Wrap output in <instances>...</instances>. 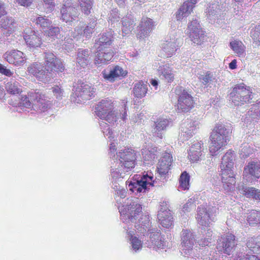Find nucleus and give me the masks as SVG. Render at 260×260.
Listing matches in <instances>:
<instances>
[{
    "label": "nucleus",
    "mask_w": 260,
    "mask_h": 260,
    "mask_svg": "<svg viewBox=\"0 0 260 260\" xmlns=\"http://www.w3.org/2000/svg\"><path fill=\"white\" fill-rule=\"evenodd\" d=\"M120 214V219L123 223L129 224V228L134 226V232L148 237L150 241L146 240L145 244L150 248H164L165 243L159 231L151 228V223L149 215L142 214V205L137 198H127L122 205H117ZM126 225H129L127 224ZM131 228L130 229H131Z\"/></svg>",
    "instance_id": "obj_1"
},
{
    "label": "nucleus",
    "mask_w": 260,
    "mask_h": 260,
    "mask_svg": "<svg viewBox=\"0 0 260 260\" xmlns=\"http://www.w3.org/2000/svg\"><path fill=\"white\" fill-rule=\"evenodd\" d=\"M231 130L222 123H218L214 127L211 133V145L209 151L212 155H216V152L222 147L225 146L230 141Z\"/></svg>",
    "instance_id": "obj_2"
},
{
    "label": "nucleus",
    "mask_w": 260,
    "mask_h": 260,
    "mask_svg": "<svg viewBox=\"0 0 260 260\" xmlns=\"http://www.w3.org/2000/svg\"><path fill=\"white\" fill-rule=\"evenodd\" d=\"M131 179L133 181H127L129 183L128 188L135 194L145 193L150 189V187L154 185V180L151 172L134 174Z\"/></svg>",
    "instance_id": "obj_3"
},
{
    "label": "nucleus",
    "mask_w": 260,
    "mask_h": 260,
    "mask_svg": "<svg viewBox=\"0 0 260 260\" xmlns=\"http://www.w3.org/2000/svg\"><path fill=\"white\" fill-rule=\"evenodd\" d=\"M235 106H241L251 102L254 94L252 88L243 83L236 84L230 94Z\"/></svg>",
    "instance_id": "obj_4"
},
{
    "label": "nucleus",
    "mask_w": 260,
    "mask_h": 260,
    "mask_svg": "<svg viewBox=\"0 0 260 260\" xmlns=\"http://www.w3.org/2000/svg\"><path fill=\"white\" fill-rule=\"evenodd\" d=\"M113 103L111 100H102L95 107V114L101 119L105 120L109 123H114L117 121L118 114L113 110Z\"/></svg>",
    "instance_id": "obj_5"
},
{
    "label": "nucleus",
    "mask_w": 260,
    "mask_h": 260,
    "mask_svg": "<svg viewBox=\"0 0 260 260\" xmlns=\"http://www.w3.org/2000/svg\"><path fill=\"white\" fill-rule=\"evenodd\" d=\"M216 249L217 252H223L228 255L232 254V259L231 260H233L235 258L237 252H242L241 249L238 250L236 237L231 233H228L218 239Z\"/></svg>",
    "instance_id": "obj_6"
},
{
    "label": "nucleus",
    "mask_w": 260,
    "mask_h": 260,
    "mask_svg": "<svg viewBox=\"0 0 260 260\" xmlns=\"http://www.w3.org/2000/svg\"><path fill=\"white\" fill-rule=\"evenodd\" d=\"M114 162L121 166L124 171H131L136 166V155L135 151L131 148H124L116 152Z\"/></svg>",
    "instance_id": "obj_7"
},
{
    "label": "nucleus",
    "mask_w": 260,
    "mask_h": 260,
    "mask_svg": "<svg viewBox=\"0 0 260 260\" xmlns=\"http://www.w3.org/2000/svg\"><path fill=\"white\" fill-rule=\"evenodd\" d=\"M74 88V93L71 96V100L74 103H81L94 96L95 89L88 84L80 82Z\"/></svg>",
    "instance_id": "obj_8"
},
{
    "label": "nucleus",
    "mask_w": 260,
    "mask_h": 260,
    "mask_svg": "<svg viewBox=\"0 0 260 260\" xmlns=\"http://www.w3.org/2000/svg\"><path fill=\"white\" fill-rule=\"evenodd\" d=\"M27 71L44 83L51 82L53 78V73L47 71L46 67L40 62L31 63L27 68Z\"/></svg>",
    "instance_id": "obj_9"
},
{
    "label": "nucleus",
    "mask_w": 260,
    "mask_h": 260,
    "mask_svg": "<svg viewBox=\"0 0 260 260\" xmlns=\"http://www.w3.org/2000/svg\"><path fill=\"white\" fill-rule=\"evenodd\" d=\"M181 253L184 256L193 257V246L195 242L194 235L189 229H183L181 232Z\"/></svg>",
    "instance_id": "obj_10"
},
{
    "label": "nucleus",
    "mask_w": 260,
    "mask_h": 260,
    "mask_svg": "<svg viewBox=\"0 0 260 260\" xmlns=\"http://www.w3.org/2000/svg\"><path fill=\"white\" fill-rule=\"evenodd\" d=\"M59 3L62 5L60 9V19L66 22H72L78 17L79 13L76 7L72 6L71 0H60Z\"/></svg>",
    "instance_id": "obj_11"
},
{
    "label": "nucleus",
    "mask_w": 260,
    "mask_h": 260,
    "mask_svg": "<svg viewBox=\"0 0 260 260\" xmlns=\"http://www.w3.org/2000/svg\"><path fill=\"white\" fill-rule=\"evenodd\" d=\"M179 39L177 38L176 32L171 31L165 38L161 44V48L167 57H171L175 54L179 47Z\"/></svg>",
    "instance_id": "obj_12"
},
{
    "label": "nucleus",
    "mask_w": 260,
    "mask_h": 260,
    "mask_svg": "<svg viewBox=\"0 0 260 260\" xmlns=\"http://www.w3.org/2000/svg\"><path fill=\"white\" fill-rule=\"evenodd\" d=\"M129 225H125L123 228L126 231L127 238L131 242L132 249L137 252L142 249L143 244L147 247L145 242H146V240L150 241V240L148 237L144 238V236L138 234H137V236L135 235L134 231L130 230L131 228H129Z\"/></svg>",
    "instance_id": "obj_13"
},
{
    "label": "nucleus",
    "mask_w": 260,
    "mask_h": 260,
    "mask_svg": "<svg viewBox=\"0 0 260 260\" xmlns=\"http://www.w3.org/2000/svg\"><path fill=\"white\" fill-rule=\"evenodd\" d=\"M29 95L31 101H34L35 104H32L34 109L39 113L47 111L49 109L48 101L45 98V95L39 90H32Z\"/></svg>",
    "instance_id": "obj_14"
},
{
    "label": "nucleus",
    "mask_w": 260,
    "mask_h": 260,
    "mask_svg": "<svg viewBox=\"0 0 260 260\" xmlns=\"http://www.w3.org/2000/svg\"><path fill=\"white\" fill-rule=\"evenodd\" d=\"M243 176L247 182H251L258 179L260 177V161L249 162L244 167Z\"/></svg>",
    "instance_id": "obj_15"
},
{
    "label": "nucleus",
    "mask_w": 260,
    "mask_h": 260,
    "mask_svg": "<svg viewBox=\"0 0 260 260\" xmlns=\"http://www.w3.org/2000/svg\"><path fill=\"white\" fill-rule=\"evenodd\" d=\"M199 122L198 121L187 119L181 125V133L179 135L180 140L182 142L187 140L193 136L196 129L199 127Z\"/></svg>",
    "instance_id": "obj_16"
},
{
    "label": "nucleus",
    "mask_w": 260,
    "mask_h": 260,
    "mask_svg": "<svg viewBox=\"0 0 260 260\" xmlns=\"http://www.w3.org/2000/svg\"><path fill=\"white\" fill-rule=\"evenodd\" d=\"M192 97L184 90L178 97L177 105L178 113H185L189 111L193 107Z\"/></svg>",
    "instance_id": "obj_17"
},
{
    "label": "nucleus",
    "mask_w": 260,
    "mask_h": 260,
    "mask_svg": "<svg viewBox=\"0 0 260 260\" xmlns=\"http://www.w3.org/2000/svg\"><path fill=\"white\" fill-rule=\"evenodd\" d=\"M225 7L219 4V3H213L210 4L207 8L206 13V16L210 22L218 23V20L221 17Z\"/></svg>",
    "instance_id": "obj_18"
},
{
    "label": "nucleus",
    "mask_w": 260,
    "mask_h": 260,
    "mask_svg": "<svg viewBox=\"0 0 260 260\" xmlns=\"http://www.w3.org/2000/svg\"><path fill=\"white\" fill-rule=\"evenodd\" d=\"M210 208H207L204 205H201L197 209L196 219L200 225L208 227L211 221H214L213 215L210 213Z\"/></svg>",
    "instance_id": "obj_19"
},
{
    "label": "nucleus",
    "mask_w": 260,
    "mask_h": 260,
    "mask_svg": "<svg viewBox=\"0 0 260 260\" xmlns=\"http://www.w3.org/2000/svg\"><path fill=\"white\" fill-rule=\"evenodd\" d=\"M3 57L10 64L15 66L23 65L25 61L23 53L17 50L8 51L4 54Z\"/></svg>",
    "instance_id": "obj_20"
},
{
    "label": "nucleus",
    "mask_w": 260,
    "mask_h": 260,
    "mask_svg": "<svg viewBox=\"0 0 260 260\" xmlns=\"http://www.w3.org/2000/svg\"><path fill=\"white\" fill-rule=\"evenodd\" d=\"M127 73L126 70L119 66H109L102 72L103 77L110 81H114L116 78L124 77Z\"/></svg>",
    "instance_id": "obj_21"
},
{
    "label": "nucleus",
    "mask_w": 260,
    "mask_h": 260,
    "mask_svg": "<svg viewBox=\"0 0 260 260\" xmlns=\"http://www.w3.org/2000/svg\"><path fill=\"white\" fill-rule=\"evenodd\" d=\"M23 38L27 45L30 47H38L40 46L42 44V39L40 37V34L31 28L25 29Z\"/></svg>",
    "instance_id": "obj_22"
},
{
    "label": "nucleus",
    "mask_w": 260,
    "mask_h": 260,
    "mask_svg": "<svg viewBox=\"0 0 260 260\" xmlns=\"http://www.w3.org/2000/svg\"><path fill=\"white\" fill-rule=\"evenodd\" d=\"M94 62L96 64H106L109 63L114 55V51L112 48H98Z\"/></svg>",
    "instance_id": "obj_23"
},
{
    "label": "nucleus",
    "mask_w": 260,
    "mask_h": 260,
    "mask_svg": "<svg viewBox=\"0 0 260 260\" xmlns=\"http://www.w3.org/2000/svg\"><path fill=\"white\" fill-rule=\"evenodd\" d=\"M154 27V22L147 17L142 18L140 24L138 26L137 37L140 39H144L147 37Z\"/></svg>",
    "instance_id": "obj_24"
},
{
    "label": "nucleus",
    "mask_w": 260,
    "mask_h": 260,
    "mask_svg": "<svg viewBox=\"0 0 260 260\" xmlns=\"http://www.w3.org/2000/svg\"><path fill=\"white\" fill-rule=\"evenodd\" d=\"M172 162V157L169 153H165L159 161L157 169L160 177H165L170 169Z\"/></svg>",
    "instance_id": "obj_25"
},
{
    "label": "nucleus",
    "mask_w": 260,
    "mask_h": 260,
    "mask_svg": "<svg viewBox=\"0 0 260 260\" xmlns=\"http://www.w3.org/2000/svg\"><path fill=\"white\" fill-rule=\"evenodd\" d=\"M221 182L223 187L226 192L231 191L234 188L236 180L233 171H220Z\"/></svg>",
    "instance_id": "obj_26"
},
{
    "label": "nucleus",
    "mask_w": 260,
    "mask_h": 260,
    "mask_svg": "<svg viewBox=\"0 0 260 260\" xmlns=\"http://www.w3.org/2000/svg\"><path fill=\"white\" fill-rule=\"evenodd\" d=\"M172 121L165 118H159L154 122L155 127L152 129L154 136L161 139L163 135V131L171 125Z\"/></svg>",
    "instance_id": "obj_27"
},
{
    "label": "nucleus",
    "mask_w": 260,
    "mask_h": 260,
    "mask_svg": "<svg viewBox=\"0 0 260 260\" xmlns=\"http://www.w3.org/2000/svg\"><path fill=\"white\" fill-rule=\"evenodd\" d=\"M197 0H186L176 12V18L178 21H180L183 17H187L194 7Z\"/></svg>",
    "instance_id": "obj_28"
},
{
    "label": "nucleus",
    "mask_w": 260,
    "mask_h": 260,
    "mask_svg": "<svg viewBox=\"0 0 260 260\" xmlns=\"http://www.w3.org/2000/svg\"><path fill=\"white\" fill-rule=\"evenodd\" d=\"M235 160V153L234 151L229 150L222 157L220 166L221 171H233Z\"/></svg>",
    "instance_id": "obj_29"
},
{
    "label": "nucleus",
    "mask_w": 260,
    "mask_h": 260,
    "mask_svg": "<svg viewBox=\"0 0 260 260\" xmlns=\"http://www.w3.org/2000/svg\"><path fill=\"white\" fill-rule=\"evenodd\" d=\"M157 72L159 77L168 83H171L174 79V74L168 63H163L158 67Z\"/></svg>",
    "instance_id": "obj_30"
},
{
    "label": "nucleus",
    "mask_w": 260,
    "mask_h": 260,
    "mask_svg": "<svg viewBox=\"0 0 260 260\" xmlns=\"http://www.w3.org/2000/svg\"><path fill=\"white\" fill-rule=\"evenodd\" d=\"M31 91L29 92L27 95H20L19 94L17 95L16 98L18 100H15V101L12 103V105L21 109L24 108L27 109L30 108L32 107L33 102L34 101L31 100L29 95V94Z\"/></svg>",
    "instance_id": "obj_31"
},
{
    "label": "nucleus",
    "mask_w": 260,
    "mask_h": 260,
    "mask_svg": "<svg viewBox=\"0 0 260 260\" xmlns=\"http://www.w3.org/2000/svg\"><path fill=\"white\" fill-rule=\"evenodd\" d=\"M1 26L3 33L6 36H9L14 31L16 24L14 18L6 16L1 19Z\"/></svg>",
    "instance_id": "obj_32"
},
{
    "label": "nucleus",
    "mask_w": 260,
    "mask_h": 260,
    "mask_svg": "<svg viewBox=\"0 0 260 260\" xmlns=\"http://www.w3.org/2000/svg\"><path fill=\"white\" fill-rule=\"evenodd\" d=\"M91 53V50L88 49H79L77 54V63L82 68L86 67L90 61Z\"/></svg>",
    "instance_id": "obj_33"
},
{
    "label": "nucleus",
    "mask_w": 260,
    "mask_h": 260,
    "mask_svg": "<svg viewBox=\"0 0 260 260\" xmlns=\"http://www.w3.org/2000/svg\"><path fill=\"white\" fill-rule=\"evenodd\" d=\"M113 34L111 30L104 32L96 41L98 48H111L110 46L113 42Z\"/></svg>",
    "instance_id": "obj_34"
},
{
    "label": "nucleus",
    "mask_w": 260,
    "mask_h": 260,
    "mask_svg": "<svg viewBox=\"0 0 260 260\" xmlns=\"http://www.w3.org/2000/svg\"><path fill=\"white\" fill-rule=\"evenodd\" d=\"M135 19L132 14H127L122 19V33L123 36L128 34L135 25Z\"/></svg>",
    "instance_id": "obj_35"
},
{
    "label": "nucleus",
    "mask_w": 260,
    "mask_h": 260,
    "mask_svg": "<svg viewBox=\"0 0 260 260\" xmlns=\"http://www.w3.org/2000/svg\"><path fill=\"white\" fill-rule=\"evenodd\" d=\"M245 249H248L253 253L260 254V236L248 238L246 247H243L242 251H245Z\"/></svg>",
    "instance_id": "obj_36"
},
{
    "label": "nucleus",
    "mask_w": 260,
    "mask_h": 260,
    "mask_svg": "<svg viewBox=\"0 0 260 260\" xmlns=\"http://www.w3.org/2000/svg\"><path fill=\"white\" fill-rule=\"evenodd\" d=\"M199 79L205 86L213 85L217 82L215 74L210 71L203 72L199 76Z\"/></svg>",
    "instance_id": "obj_37"
},
{
    "label": "nucleus",
    "mask_w": 260,
    "mask_h": 260,
    "mask_svg": "<svg viewBox=\"0 0 260 260\" xmlns=\"http://www.w3.org/2000/svg\"><path fill=\"white\" fill-rule=\"evenodd\" d=\"M148 90V85L147 83L141 81L136 83L133 88V92L134 96L138 98H142L144 97Z\"/></svg>",
    "instance_id": "obj_38"
},
{
    "label": "nucleus",
    "mask_w": 260,
    "mask_h": 260,
    "mask_svg": "<svg viewBox=\"0 0 260 260\" xmlns=\"http://www.w3.org/2000/svg\"><path fill=\"white\" fill-rule=\"evenodd\" d=\"M191 40L198 45L201 44L204 42L205 35L201 28L188 31Z\"/></svg>",
    "instance_id": "obj_39"
},
{
    "label": "nucleus",
    "mask_w": 260,
    "mask_h": 260,
    "mask_svg": "<svg viewBox=\"0 0 260 260\" xmlns=\"http://www.w3.org/2000/svg\"><path fill=\"white\" fill-rule=\"evenodd\" d=\"M5 88L9 93L16 95V96L22 92V89L19 82L14 80L7 82Z\"/></svg>",
    "instance_id": "obj_40"
},
{
    "label": "nucleus",
    "mask_w": 260,
    "mask_h": 260,
    "mask_svg": "<svg viewBox=\"0 0 260 260\" xmlns=\"http://www.w3.org/2000/svg\"><path fill=\"white\" fill-rule=\"evenodd\" d=\"M230 46L239 57L244 56L245 55V47L241 41H232L230 43Z\"/></svg>",
    "instance_id": "obj_41"
},
{
    "label": "nucleus",
    "mask_w": 260,
    "mask_h": 260,
    "mask_svg": "<svg viewBox=\"0 0 260 260\" xmlns=\"http://www.w3.org/2000/svg\"><path fill=\"white\" fill-rule=\"evenodd\" d=\"M157 218L159 224L163 228L170 229L173 227L174 220L172 213L158 216Z\"/></svg>",
    "instance_id": "obj_42"
},
{
    "label": "nucleus",
    "mask_w": 260,
    "mask_h": 260,
    "mask_svg": "<svg viewBox=\"0 0 260 260\" xmlns=\"http://www.w3.org/2000/svg\"><path fill=\"white\" fill-rule=\"evenodd\" d=\"M247 198L260 201V190L252 187L242 186L240 189Z\"/></svg>",
    "instance_id": "obj_43"
},
{
    "label": "nucleus",
    "mask_w": 260,
    "mask_h": 260,
    "mask_svg": "<svg viewBox=\"0 0 260 260\" xmlns=\"http://www.w3.org/2000/svg\"><path fill=\"white\" fill-rule=\"evenodd\" d=\"M260 116V104H255L252 106L247 113L248 120L256 122Z\"/></svg>",
    "instance_id": "obj_44"
},
{
    "label": "nucleus",
    "mask_w": 260,
    "mask_h": 260,
    "mask_svg": "<svg viewBox=\"0 0 260 260\" xmlns=\"http://www.w3.org/2000/svg\"><path fill=\"white\" fill-rule=\"evenodd\" d=\"M111 168V176L113 181H116L117 179L123 178L125 173L128 172L124 171L123 168H122L121 166L118 167V164L116 165V163L115 164V166H112Z\"/></svg>",
    "instance_id": "obj_45"
},
{
    "label": "nucleus",
    "mask_w": 260,
    "mask_h": 260,
    "mask_svg": "<svg viewBox=\"0 0 260 260\" xmlns=\"http://www.w3.org/2000/svg\"><path fill=\"white\" fill-rule=\"evenodd\" d=\"M249 224L253 226L260 223V212L256 210H251L247 217Z\"/></svg>",
    "instance_id": "obj_46"
},
{
    "label": "nucleus",
    "mask_w": 260,
    "mask_h": 260,
    "mask_svg": "<svg viewBox=\"0 0 260 260\" xmlns=\"http://www.w3.org/2000/svg\"><path fill=\"white\" fill-rule=\"evenodd\" d=\"M43 58L45 60V67H50L52 61H56V63L60 64V59L57 57L56 56L51 52H46L43 54Z\"/></svg>",
    "instance_id": "obj_47"
},
{
    "label": "nucleus",
    "mask_w": 260,
    "mask_h": 260,
    "mask_svg": "<svg viewBox=\"0 0 260 260\" xmlns=\"http://www.w3.org/2000/svg\"><path fill=\"white\" fill-rule=\"evenodd\" d=\"M190 176L186 172H183L179 179L178 190H187L189 189Z\"/></svg>",
    "instance_id": "obj_48"
},
{
    "label": "nucleus",
    "mask_w": 260,
    "mask_h": 260,
    "mask_svg": "<svg viewBox=\"0 0 260 260\" xmlns=\"http://www.w3.org/2000/svg\"><path fill=\"white\" fill-rule=\"evenodd\" d=\"M155 158L156 154L153 150H146L143 152V161L146 165L148 166L153 165Z\"/></svg>",
    "instance_id": "obj_49"
},
{
    "label": "nucleus",
    "mask_w": 260,
    "mask_h": 260,
    "mask_svg": "<svg viewBox=\"0 0 260 260\" xmlns=\"http://www.w3.org/2000/svg\"><path fill=\"white\" fill-rule=\"evenodd\" d=\"M169 208L170 205L168 201H160L158 207L157 217L172 213Z\"/></svg>",
    "instance_id": "obj_50"
},
{
    "label": "nucleus",
    "mask_w": 260,
    "mask_h": 260,
    "mask_svg": "<svg viewBox=\"0 0 260 260\" xmlns=\"http://www.w3.org/2000/svg\"><path fill=\"white\" fill-rule=\"evenodd\" d=\"M93 0H80L79 6L83 13L88 15L91 13L92 8Z\"/></svg>",
    "instance_id": "obj_51"
},
{
    "label": "nucleus",
    "mask_w": 260,
    "mask_h": 260,
    "mask_svg": "<svg viewBox=\"0 0 260 260\" xmlns=\"http://www.w3.org/2000/svg\"><path fill=\"white\" fill-rule=\"evenodd\" d=\"M48 28L49 29L45 31L47 36L53 40L60 38V28L59 27L51 25Z\"/></svg>",
    "instance_id": "obj_52"
},
{
    "label": "nucleus",
    "mask_w": 260,
    "mask_h": 260,
    "mask_svg": "<svg viewBox=\"0 0 260 260\" xmlns=\"http://www.w3.org/2000/svg\"><path fill=\"white\" fill-rule=\"evenodd\" d=\"M36 23L42 28H49L52 23V21L46 16L40 15L34 19Z\"/></svg>",
    "instance_id": "obj_53"
},
{
    "label": "nucleus",
    "mask_w": 260,
    "mask_h": 260,
    "mask_svg": "<svg viewBox=\"0 0 260 260\" xmlns=\"http://www.w3.org/2000/svg\"><path fill=\"white\" fill-rule=\"evenodd\" d=\"M96 25V23L95 19H90L88 25H87L83 30V36L86 38H90Z\"/></svg>",
    "instance_id": "obj_54"
},
{
    "label": "nucleus",
    "mask_w": 260,
    "mask_h": 260,
    "mask_svg": "<svg viewBox=\"0 0 260 260\" xmlns=\"http://www.w3.org/2000/svg\"><path fill=\"white\" fill-rule=\"evenodd\" d=\"M233 260H260V258L255 255L240 252H237L235 258Z\"/></svg>",
    "instance_id": "obj_55"
},
{
    "label": "nucleus",
    "mask_w": 260,
    "mask_h": 260,
    "mask_svg": "<svg viewBox=\"0 0 260 260\" xmlns=\"http://www.w3.org/2000/svg\"><path fill=\"white\" fill-rule=\"evenodd\" d=\"M196 149L198 148L191 147L188 152V156L190 160L192 162L199 160L200 157L202 154V152H201V150H196Z\"/></svg>",
    "instance_id": "obj_56"
},
{
    "label": "nucleus",
    "mask_w": 260,
    "mask_h": 260,
    "mask_svg": "<svg viewBox=\"0 0 260 260\" xmlns=\"http://www.w3.org/2000/svg\"><path fill=\"white\" fill-rule=\"evenodd\" d=\"M100 126L105 137L108 136V138L111 140L114 137L112 136L113 133L110 129L109 125L102 121L100 122Z\"/></svg>",
    "instance_id": "obj_57"
},
{
    "label": "nucleus",
    "mask_w": 260,
    "mask_h": 260,
    "mask_svg": "<svg viewBox=\"0 0 260 260\" xmlns=\"http://www.w3.org/2000/svg\"><path fill=\"white\" fill-rule=\"evenodd\" d=\"M120 16L118 14V10L116 8L111 10L110 14H109L108 22L112 25L115 23L118 22Z\"/></svg>",
    "instance_id": "obj_58"
},
{
    "label": "nucleus",
    "mask_w": 260,
    "mask_h": 260,
    "mask_svg": "<svg viewBox=\"0 0 260 260\" xmlns=\"http://www.w3.org/2000/svg\"><path fill=\"white\" fill-rule=\"evenodd\" d=\"M218 252V253H216L215 254L213 253V255L210 254V256L204 259L205 260H229V257L227 255H225V254L223 253V252Z\"/></svg>",
    "instance_id": "obj_59"
},
{
    "label": "nucleus",
    "mask_w": 260,
    "mask_h": 260,
    "mask_svg": "<svg viewBox=\"0 0 260 260\" xmlns=\"http://www.w3.org/2000/svg\"><path fill=\"white\" fill-rule=\"evenodd\" d=\"M196 206V203L194 200L193 199H189L187 202L183 205L182 209V212L184 213L186 212H190L192 209H194Z\"/></svg>",
    "instance_id": "obj_60"
},
{
    "label": "nucleus",
    "mask_w": 260,
    "mask_h": 260,
    "mask_svg": "<svg viewBox=\"0 0 260 260\" xmlns=\"http://www.w3.org/2000/svg\"><path fill=\"white\" fill-rule=\"evenodd\" d=\"M55 62L56 61H52V63H51L52 66L51 65L50 67H45L47 70L51 72L53 74V71L62 72L64 70V66L61 60H60V64H59L57 65Z\"/></svg>",
    "instance_id": "obj_61"
},
{
    "label": "nucleus",
    "mask_w": 260,
    "mask_h": 260,
    "mask_svg": "<svg viewBox=\"0 0 260 260\" xmlns=\"http://www.w3.org/2000/svg\"><path fill=\"white\" fill-rule=\"evenodd\" d=\"M253 152V149L248 145L246 144L241 147L240 150V154L243 157L246 158L248 157L250 154Z\"/></svg>",
    "instance_id": "obj_62"
},
{
    "label": "nucleus",
    "mask_w": 260,
    "mask_h": 260,
    "mask_svg": "<svg viewBox=\"0 0 260 260\" xmlns=\"http://www.w3.org/2000/svg\"><path fill=\"white\" fill-rule=\"evenodd\" d=\"M251 37L254 42L260 45V25L256 26L254 29L251 32Z\"/></svg>",
    "instance_id": "obj_63"
},
{
    "label": "nucleus",
    "mask_w": 260,
    "mask_h": 260,
    "mask_svg": "<svg viewBox=\"0 0 260 260\" xmlns=\"http://www.w3.org/2000/svg\"><path fill=\"white\" fill-rule=\"evenodd\" d=\"M201 28L199 21L196 18L192 20L189 23L188 25V32L193 30Z\"/></svg>",
    "instance_id": "obj_64"
}]
</instances>
